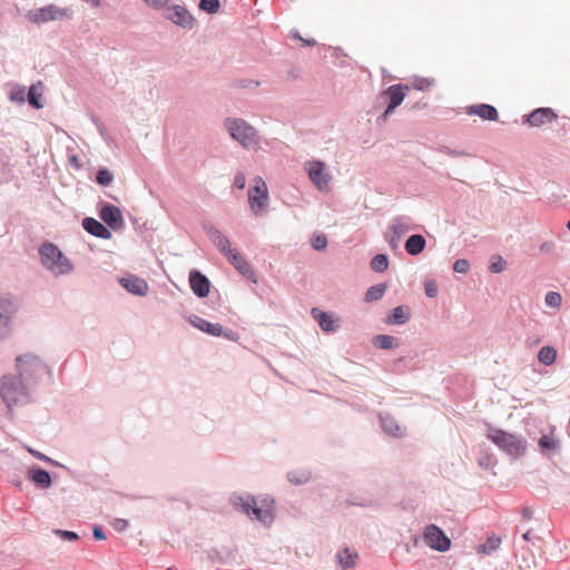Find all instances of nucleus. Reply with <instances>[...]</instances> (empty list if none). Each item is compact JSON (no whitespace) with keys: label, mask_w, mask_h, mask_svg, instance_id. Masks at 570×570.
I'll return each mask as SVG.
<instances>
[{"label":"nucleus","mask_w":570,"mask_h":570,"mask_svg":"<svg viewBox=\"0 0 570 570\" xmlns=\"http://www.w3.org/2000/svg\"><path fill=\"white\" fill-rule=\"evenodd\" d=\"M209 238L226 257L235 249L232 248L229 239L218 229L209 230Z\"/></svg>","instance_id":"nucleus-20"},{"label":"nucleus","mask_w":570,"mask_h":570,"mask_svg":"<svg viewBox=\"0 0 570 570\" xmlns=\"http://www.w3.org/2000/svg\"><path fill=\"white\" fill-rule=\"evenodd\" d=\"M17 304L11 296L0 297V337L8 333Z\"/></svg>","instance_id":"nucleus-11"},{"label":"nucleus","mask_w":570,"mask_h":570,"mask_svg":"<svg viewBox=\"0 0 570 570\" xmlns=\"http://www.w3.org/2000/svg\"><path fill=\"white\" fill-rule=\"evenodd\" d=\"M194 325L199 328L200 331L208 333L213 336H220L223 335V326L220 324H213L209 323L206 320L197 318V321L194 323Z\"/></svg>","instance_id":"nucleus-24"},{"label":"nucleus","mask_w":570,"mask_h":570,"mask_svg":"<svg viewBox=\"0 0 570 570\" xmlns=\"http://www.w3.org/2000/svg\"><path fill=\"white\" fill-rule=\"evenodd\" d=\"M501 544L500 537L492 534L488 537L487 542L476 547L478 553L489 554L495 551Z\"/></svg>","instance_id":"nucleus-26"},{"label":"nucleus","mask_w":570,"mask_h":570,"mask_svg":"<svg viewBox=\"0 0 570 570\" xmlns=\"http://www.w3.org/2000/svg\"><path fill=\"white\" fill-rule=\"evenodd\" d=\"M312 315L315 321H317L318 325L324 332H334L335 321L332 318V316L325 312H322L317 308L312 309Z\"/></svg>","instance_id":"nucleus-23"},{"label":"nucleus","mask_w":570,"mask_h":570,"mask_svg":"<svg viewBox=\"0 0 570 570\" xmlns=\"http://www.w3.org/2000/svg\"><path fill=\"white\" fill-rule=\"evenodd\" d=\"M539 445L542 451H550L557 448V442L552 438L544 435L540 438Z\"/></svg>","instance_id":"nucleus-41"},{"label":"nucleus","mask_w":570,"mask_h":570,"mask_svg":"<svg viewBox=\"0 0 570 570\" xmlns=\"http://www.w3.org/2000/svg\"><path fill=\"white\" fill-rule=\"evenodd\" d=\"M17 368L20 376L26 381L38 379L46 372V365L41 360L32 354H24L17 358Z\"/></svg>","instance_id":"nucleus-8"},{"label":"nucleus","mask_w":570,"mask_h":570,"mask_svg":"<svg viewBox=\"0 0 570 570\" xmlns=\"http://www.w3.org/2000/svg\"><path fill=\"white\" fill-rule=\"evenodd\" d=\"M0 395L8 409L29 401L28 387L14 375H4L0 381Z\"/></svg>","instance_id":"nucleus-2"},{"label":"nucleus","mask_w":570,"mask_h":570,"mask_svg":"<svg viewBox=\"0 0 570 570\" xmlns=\"http://www.w3.org/2000/svg\"><path fill=\"white\" fill-rule=\"evenodd\" d=\"M382 428L393 436H399L401 434L400 426L390 417L382 419Z\"/></svg>","instance_id":"nucleus-35"},{"label":"nucleus","mask_w":570,"mask_h":570,"mask_svg":"<svg viewBox=\"0 0 570 570\" xmlns=\"http://www.w3.org/2000/svg\"><path fill=\"white\" fill-rule=\"evenodd\" d=\"M268 188L262 177H255L248 189V204L255 215L263 214L268 207Z\"/></svg>","instance_id":"nucleus-6"},{"label":"nucleus","mask_w":570,"mask_h":570,"mask_svg":"<svg viewBox=\"0 0 570 570\" xmlns=\"http://www.w3.org/2000/svg\"><path fill=\"white\" fill-rule=\"evenodd\" d=\"M232 502L247 515L264 524H271L274 520L275 507L272 499L265 498L258 501L252 497L234 495Z\"/></svg>","instance_id":"nucleus-1"},{"label":"nucleus","mask_w":570,"mask_h":570,"mask_svg":"<svg viewBox=\"0 0 570 570\" xmlns=\"http://www.w3.org/2000/svg\"><path fill=\"white\" fill-rule=\"evenodd\" d=\"M305 169L308 174L311 181L320 190H327L332 179L331 174L326 170L324 163L320 160H311L305 164Z\"/></svg>","instance_id":"nucleus-9"},{"label":"nucleus","mask_w":570,"mask_h":570,"mask_svg":"<svg viewBox=\"0 0 570 570\" xmlns=\"http://www.w3.org/2000/svg\"><path fill=\"white\" fill-rule=\"evenodd\" d=\"M167 18L181 27H190L193 24V17L180 6H174L168 9Z\"/></svg>","instance_id":"nucleus-18"},{"label":"nucleus","mask_w":570,"mask_h":570,"mask_svg":"<svg viewBox=\"0 0 570 570\" xmlns=\"http://www.w3.org/2000/svg\"><path fill=\"white\" fill-rule=\"evenodd\" d=\"M28 451L33 455L36 456L37 459H40V460H43V461H49V458H47L46 455H43L42 453L38 452V451H35L32 449H28Z\"/></svg>","instance_id":"nucleus-51"},{"label":"nucleus","mask_w":570,"mask_h":570,"mask_svg":"<svg viewBox=\"0 0 570 570\" xmlns=\"http://www.w3.org/2000/svg\"><path fill=\"white\" fill-rule=\"evenodd\" d=\"M189 284L193 292L199 297H206L209 294V281L199 272H191L189 275Z\"/></svg>","instance_id":"nucleus-16"},{"label":"nucleus","mask_w":570,"mask_h":570,"mask_svg":"<svg viewBox=\"0 0 570 570\" xmlns=\"http://www.w3.org/2000/svg\"><path fill=\"white\" fill-rule=\"evenodd\" d=\"M227 259L229 261V263L240 273L243 274L244 276H246L247 278L249 279H253L254 282H256L255 279V274L254 272L252 271V268L249 267L248 263L246 262V259L237 252V249H234L228 256H227Z\"/></svg>","instance_id":"nucleus-17"},{"label":"nucleus","mask_w":570,"mask_h":570,"mask_svg":"<svg viewBox=\"0 0 570 570\" xmlns=\"http://www.w3.org/2000/svg\"><path fill=\"white\" fill-rule=\"evenodd\" d=\"M30 478L35 483H37L38 485H40L43 489L49 488L51 484L50 474L43 469L31 470Z\"/></svg>","instance_id":"nucleus-25"},{"label":"nucleus","mask_w":570,"mask_h":570,"mask_svg":"<svg viewBox=\"0 0 570 570\" xmlns=\"http://www.w3.org/2000/svg\"><path fill=\"white\" fill-rule=\"evenodd\" d=\"M120 285L129 293L145 296L148 292V283L136 275H127L119 279Z\"/></svg>","instance_id":"nucleus-13"},{"label":"nucleus","mask_w":570,"mask_h":570,"mask_svg":"<svg viewBox=\"0 0 570 570\" xmlns=\"http://www.w3.org/2000/svg\"><path fill=\"white\" fill-rule=\"evenodd\" d=\"M409 320V314L402 306H397L393 309L392 314L387 318L390 324H404Z\"/></svg>","instance_id":"nucleus-31"},{"label":"nucleus","mask_w":570,"mask_h":570,"mask_svg":"<svg viewBox=\"0 0 570 570\" xmlns=\"http://www.w3.org/2000/svg\"><path fill=\"white\" fill-rule=\"evenodd\" d=\"M127 527V521L125 520H117L115 523V528L117 530H124Z\"/></svg>","instance_id":"nucleus-52"},{"label":"nucleus","mask_w":570,"mask_h":570,"mask_svg":"<svg viewBox=\"0 0 570 570\" xmlns=\"http://www.w3.org/2000/svg\"><path fill=\"white\" fill-rule=\"evenodd\" d=\"M567 227L570 229V220L568 222Z\"/></svg>","instance_id":"nucleus-56"},{"label":"nucleus","mask_w":570,"mask_h":570,"mask_svg":"<svg viewBox=\"0 0 570 570\" xmlns=\"http://www.w3.org/2000/svg\"><path fill=\"white\" fill-rule=\"evenodd\" d=\"M234 184L238 189H244L246 185V178L245 175L242 173L236 174L234 178Z\"/></svg>","instance_id":"nucleus-48"},{"label":"nucleus","mask_w":570,"mask_h":570,"mask_svg":"<svg viewBox=\"0 0 570 570\" xmlns=\"http://www.w3.org/2000/svg\"><path fill=\"white\" fill-rule=\"evenodd\" d=\"M305 43L308 45V46H314L316 43V41L315 40H307V41H305Z\"/></svg>","instance_id":"nucleus-54"},{"label":"nucleus","mask_w":570,"mask_h":570,"mask_svg":"<svg viewBox=\"0 0 570 570\" xmlns=\"http://www.w3.org/2000/svg\"><path fill=\"white\" fill-rule=\"evenodd\" d=\"M312 246L316 250L325 249L327 246V238L325 235H316L312 239Z\"/></svg>","instance_id":"nucleus-42"},{"label":"nucleus","mask_w":570,"mask_h":570,"mask_svg":"<svg viewBox=\"0 0 570 570\" xmlns=\"http://www.w3.org/2000/svg\"><path fill=\"white\" fill-rule=\"evenodd\" d=\"M400 239L401 238L391 230L386 234V240L393 249L397 248Z\"/></svg>","instance_id":"nucleus-47"},{"label":"nucleus","mask_w":570,"mask_h":570,"mask_svg":"<svg viewBox=\"0 0 570 570\" xmlns=\"http://www.w3.org/2000/svg\"><path fill=\"white\" fill-rule=\"evenodd\" d=\"M306 480H307V476H305V478L303 479V481H306ZM289 481H292V482H296V483L302 482V480H294L292 476L289 478Z\"/></svg>","instance_id":"nucleus-53"},{"label":"nucleus","mask_w":570,"mask_h":570,"mask_svg":"<svg viewBox=\"0 0 570 570\" xmlns=\"http://www.w3.org/2000/svg\"><path fill=\"white\" fill-rule=\"evenodd\" d=\"M386 288V284H379L370 287L365 294V302L371 303L381 299Z\"/></svg>","instance_id":"nucleus-29"},{"label":"nucleus","mask_w":570,"mask_h":570,"mask_svg":"<svg viewBox=\"0 0 570 570\" xmlns=\"http://www.w3.org/2000/svg\"><path fill=\"white\" fill-rule=\"evenodd\" d=\"M145 2L153 8H163L168 0H145Z\"/></svg>","instance_id":"nucleus-49"},{"label":"nucleus","mask_w":570,"mask_h":570,"mask_svg":"<svg viewBox=\"0 0 570 570\" xmlns=\"http://www.w3.org/2000/svg\"><path fill=\"white\" fill-rule=\"evenodd\" d=\"M41 95V82H39L38 85H32L28 92L29 104L37 109L41 108L42 105L39 101Z\"/></svg>","instance_id":"nucleus-30"},{"label":"nucleus","mask_w":570,"mask_h":570,"mask_svg":"<svg viewBox=\"0 0 570 570\" xmlns=\"http://www.w3.org/2000/svg\"><path fill=\"white\" fill-rule=\"evenodd\" d=\"M340 564L344 568H354L356 567L357 553L351 551L350 549H344L342 552L337 554Z\"/></svg>","instance_id":"nucleus-28"},{"label":"nucleus","mask_w":570,"mask_h":570,"mask_svg":"<svg viewBox=\"0 0 570 570\" xmlns=\"http://www.w3.org/2000/svg\"><path fill=\"white\" fill-rule=\"evenodd\" d=\"M469 268H470V264L466 259H458L453 265V269L460 274L468 273Z\"/></svg>","instance_id":"nucleus-44"},{"label":"nucleus","mask_w":570,"mask_h":570,"mask_svg":"<svg viewBox=\"0 0 570 570\" xmlns=\"http://www.w3.org/2000/svg\"><path fill=\"white\" fill-rule=\"evenodd\" d=\"M26 91L24 88L16 86L10 90V99L17 102H24Z\"/></svg>","instance_id":"nucleus-40"},{"label":"nucleus","mask_w":570,"mask_h":570,"mask_svg":"<svg viewBox=\"0 0 570 570\" xmlns=\"http://www.w3.org/2000/svg\"><path fill=\"white\" fill-rule=\"evenodd\" d=\"M389 258L384 254H377L371 261V268L377 273H383L387 269Z\"/></svg>","instance_id":"nucleus-32"},{"label":"nucleus","mask_w":570,"mask_h":570,"mask_svg":"<svg viewBox=\"0 0 570 570\" xmlns=\"http://www.w3.org/2000/svg\"><path fill=\"white\" fill-rule=\"evenodd\" d=\"M225 127L230 136L245 148H254L258 145L256 130L245 120L228 118L225 120Z\"/></svg>","instance_id":"nucleus-4"},{"label":"nucleus","mask_w":570,"mask_h":570,"mask_svg":"<svg viewBox=\"0 0 570 570\" xmlns=\"http://www.w3.org/2000/svg\"><path fill=\"white\" fill-rule=\"evenodd\" d=\"M433 83H434L433 79L416 78L413 80L411 87L416 90L425 91V90H429L433 86Z\"/></svg>","instance_id":"nucleus-36"},{"label":"nucleus","mask_w":570,"mask_h":570,"mask_svg":"<svg viewBox=\"0 0 570 570\" xmlns=\"http://www.w3.org/2000/svg\"><path fill=\"white\" fill-rule=\"evenodd\" d=\"M425 294L431 298L438 295V285L434 281H429L425 283Z\"/></svg>","instance_id":"nucleus-45"},{"label":"nucleus","mask_w":570,"mask_h":570,"mask_svg":"<svg viewBox=\"0 0 570 570\" xmlns=\"http://www.w3.org/2000/svg\"><path fill=\"white\" fill-rule=\"evenodd\" d=\"M557 358V351L552 346H543L538 353V360L544 365H552Z\"/></svg>","instance_id":"nucleus-27"},{"label":"nucleus","mask_w":570,"mask_h":570,"mask_svg":"<svg viewBox=\"0 0 570 570\" xmlns=\"http://www.w3.org/2000/svg\"><path fill=\"white\" fill-rule=\"evenodd\" d=\"M409 90H410V86L393 85V86H390L384 91V94L387 95L390 98L389 106L383 114L384 119H386L389 117V115L403 102V100L406 96V91H409Z\"/></svg>","instance_id":"nucleus-12"},{"label":"nucleus","mask_w":570,"mask_h":570,"mask_svg":"<svg viewBox=\"0 0 570 570\" xmlns=\"http://www.w3.org/2000/svg\"><path fill=\"white\" fill-rule=\"evenodd\" d=\"M470 115H478L484 120H497L498 119V111L493 106L490 105H476L472 106L469 109Z\"/></svg>","instance_id":"nucleus-21"},{"label":"nucleus","mask_w":570,"mask_h":570,"mask_svg":"<svg viewBox=\"0 0 570 570\" xmlns=\"http://www.w3.org/2000/svg\"><path fill=\"white\" fill-rule=\"evenodd\" d=\"M423 540L431 549L444 552L451 547V540L435 524H429L423 531Z\"/></svg>","instance_id":"nucleus-10"},{"label":"nucleus","mask_w":570,"mask_h":570,"mask_svg":"<svg viewBox=\"0 0 570 570\" xmlns=\"http://www.w3.org/2000/svg\"><path fill=\"white\" fill-rule=\"evenodd\" d=\"M41 263L55 275L68 274L72 271V264L53 244L46 243L40 247Z\"/></svg>","instance_id":"nucleus-3"},{"label":"nucleus","mask_w":570,"mask_h":570,"mask_svg":"<svg viewBox=\"0 0 570 570\" xmlns=\"http://www.w3.org/2000/svg\"><path fill=\"white\" fill-rule=\"evenodd\" d=\"M94 537L97 540H104L106 538L104 531L99 527L94 528Z\"/></svg>","instance_id":"nucleus-50"},{"label":"nucleus","mask_w":570,"mask_h":570,"mask_svg":"<svg viewBox=\"0 0 570 570\" xmlns=\"http://www.w3.org/2000/svg\"><path fill=\"white\" fill-rule=\"evenodd\" d=\"M425 245V238L422 235L415 234L405 242V250L407 254L415 256L424 250Z\"/></svg>","instance_id":"nucleus-22"},{"label":"nucleus","mask_w":570,"mask_h":570,"mask_svg":"<svg viewBox=\"0 0 570 570\" xmlns=\"http://www.w3.org/2000/svg\"><path fill=\"white\" fill-rule=\"evenodd\" d=\"M112 174L107 169H100L97 173L96 180L98 184L107 186L112 181Z\"/></svg>","instance_id":"nucleus-38"},{"label":"nucleus","mask_w":570,"mask_h":570,"mask_svg":"<svg viewBox=\"0 0 570 570\" xmlns=\"http://www.w3.org/2000/svg\"><path fill=\"white\" fill-rule=\"evenodd\" d=\"M390 229L401 238L405 233L411 230V226L403 219L399 218L395 219Z\"/></svg>","instance_id":"nucleus-34"},{"label":"nucleus","mask_w":570,"mask_h":570,"mask_svg":"<svg viewBox=\"0 0 570 570\" xmlns=\"http://www.w3.org/2000/svg\"><path fill=\"white\" fill-rule=\"evenodd\" d=\"M199 7L204 11H207L209 13H215L219 9V1L218 0H200Z\"/></svg>","instance_id":"nucleus-37"},{"label":"nucleus","mask_w":570,"mask_h":570,"mask_svg":"<svg viewBox=\"0 0 570 570\" xmlns=\"http://www.w3.org/2000/svg\"><path fill=\"white\" fill-rule=\"evenodd\" d=\"M71 13L72 12L69 8L48 4L42 8L28 11L26 13V18L31 23L41 24L56 20L69 19L71 18Z\"/></svg>","instance_id":"nucleus-5"},{"label":"nucleus","mask_w":570,"mask_h":570,"mask_svg":"<svg viewBox=\"0 0 570 570\" xmlns=\"http://www.w3.org/2000/svg\"><path fill=\"white\" fill-rule=\"evenodd\" d=\"M561 295L557 292H549L546 295V304L551 307H559L561 305Z\"/></svg>","instance_id":"nucleus-39"},{"label":"nucleus","mask_w":570,"mask_h":570,"mask_svg":"<svg viewBox=\"0 0 570 570\" xmlns=\"http://www.w3.org/2000/svg\"><path fill=\"white\" fill-rule=\"evenodd\" d=\"M488 436L494 444L512 456L522 455L525 451V444L521 439L502 430H493Z\"/></svg>","instance_id":"nucleus-7"},{"label":"nucleus","mask_w":570,"mask_h":570,"mask_svg":"<svg viewBox=\"0 0 570 570\" xmlns=\"http://www.w3.org/2000/svg\"><path fill=\"white\" fill-rule=\"evenodd\" d=\"M83 228L94 236L108 239L111 237L109 229L95 218L87 217L82 220Z\"/></svg>","instance_id":"nucleus-19"},{"label":"nucleus","mask_w":570,"mask_h":570,"mask_svg":"<svg viewBox=\"0 0 570 570\" xmlns=\"http://www.w3.org/2000/svg\"><path fill=\"white\" fill-rule=\"evenodd\" d=\"M100 218L112 229H119L122 224V215L118 207L108 205L100 212Z\"/></svg>","instance_id":"nucleus-15"},{"label":"nucleus","mask_w":570,"mask_h":570,"mask_svg":"<svg viewBox=\"0 0 570 570\" xmlns=\"http://www.w3.org/2000/svg\"><path fill=\"white\" fill-rule=\"evenodd\" d=\"M56 533L59 534L63 540L75 541L78 539V534L72 531L57 530Z\"/></svg>","instance_id":"nucleus-46"},{"label":"nucleus","mask_w":570,"mask_h":570,"mask_svg":"<svg viewBox=\"0 0 570 570\" xmlns=\"http://www.w3.org/2000/svg\"><path fill=\"white\" fill-rule=\"evenodd\" d=\"M557 118L558 115L551 108H538L528 116L527 122L532 127H540Z\"/></svg>","instance_id":"nucleus-14"},{"label":"nucleus","mask_w":570,"mask_h":570,"mask_svg":"<svg viewBox=\"0 0 570 570\" xmlns=\"http://www.w3.org/2000/svg\"><path fill=\"white\" fill-rule=\"evenodd\" d=\"M373 344L379 348L389 350L395 346V338L391 335H376Z\"/></svg>","instance_id":"nucleus-33"},{"label":"nucleus","mask_w":570,"mask_h":570,"mask_svg":"<svg viewBox=\"0 0 570 570\" xmlns=\"http://www.w3.org/2000/svg\"><path fill=\"white\" fill-rule=\"evenodd\" d=\"M489 269L492 273H500L504 269V262L501 256H493Z\"/></svg>","instance_id":"nucleus-43"},{"label":"nucleus","mask_w":570,"mask_h":570,"mask_svg":"<svg viewBox=\"0 0 570 570\" xmlns=\"http://www.w3.org/2000/svg\"><path fill=\"white\" fill-rule=\"evenodd\" d=\"M529 535H530V532H525V533L523 534V539H524L525 541H529V539H530V538H529Z\"/></svg>","instance_id":"nucleus-55"}]
</instances>
